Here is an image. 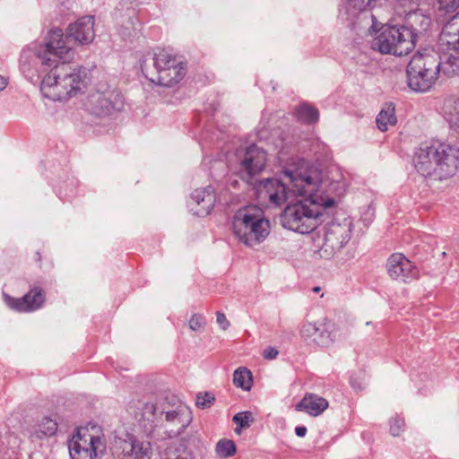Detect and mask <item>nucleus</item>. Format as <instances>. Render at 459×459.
<instances>
[{"label":"nucleus","mask_w":459,"mask_h":459,"mask_svg":"<svg viewBox=\"0 0 459 459\" xmlns=\"http://www.w3.org/2000/svg\"><path fill=\"white\" fill-rule=\"evenodd\" d=\"M283 175L290 184V192L307 198L288 204L281 213V224L285 229L300 234L310 233L320 223L324 211L334 205L333 198H323L315 193L318 175L312 167L302 163L294 169H286Z\"/></svg>","instance_id":"obj_1"},{"label":"nucleus","mask_w":459,"mask_h":459,"mask_svg":"<svg viewBox=\"0 0 459 459\" xmlns=\"http://www.w3.org/2000/svg\"><path fill=\"white\" fill-rule=\"evenodd\" d=\"M94 17L83 16L75 22L71 23L67 29L65 36L59 28L49 30L44 45L37 50L36 56L44 64L53 65L49 56L58 57L59 59H72L74 51L70 42L74 41L78 45H86L92 42L95 37Z\"/></svg>","instance_id":"obj_2"},{"label":"nucleus","mask_w":459,"mask_h":459,"mask_svg":"<svg viewBox=\"0 0 459 459\" xmlns=\"http://www.w3.org/2000/svg\"><path fill=\"white\" fill-rule=\"evenodd\" d=\"M52 59L49 64L41 65L52 66L51 70L44 76L40 91L42 94L52 100H66L81 91L84 86L86 76L85 69L80 66H72L69 59H59L49 56Z\"/></svg>","instance_id":"obj_3"},{"label":"nucleus","mask_w":459,"mask_h":459,"mask_svg":"<svg viewBox=\"0 0 459 459\" xmlns=\"http://www.w3.org/2000/svg\"><path fill=\"white\" fill-rule=\"evenodd\" d=\"M440 56L434 49L415 53L406 69L408 86L414 91L426 92L437 82Z\"/></svg>","instance_id":"obj_4"},{"label":"nucleus","mask_w":459,"mask_h":459,"mask_svg":"<svg viewBox=\"0 0 459 459\" xmlns=\"http://www.w3.org/2000/svg\"><path fill=\"white\" fill-rule=\"evenodd\" d=\"M232 230L240 242L254 247L263 242L270 233V221L256 206H247L236 212Z\"/></svg>","instance_id":"obj_5"},{"label":"nucleus","mask_w":459,"mask_h":459,"mask_svg":"<svg viewBox=\"0 0 459 459\" xmlns=\"http://www.w3.org/2000/svg\"><path fill=\"white\" fill-rule=\"evenodd\" d=\"M416 29L406 26H384L375 37L370 47L381 54L407 55L416 43Z\"/></svg>","instance_id":"obj_6"},{"label":"nucleus","mask_w":459,"mask_h":459,"mask_svg":"<svg viewBox=\"0 0 459 459\" xmlns=\"http://www.w3.org/2000/svg\"><path fill=\"white\" fill-rule=\"evenodd\" d=\"M84 106L96 117H109L124 108V98L117 88L99 84L98 88L88 95Z\"/></svg>","instance_id":"obj_7"},{"label":"nucleus","mask_w":459,"mask_h":459,"mask_svg":"<svg viewBox=\"0 0 459 459\" xmlns=\"http://www.w3.org/2000/svg\"><path fill=\"white\" fill-rule=\"evenodd\" d=\"M71 459H97L106 450V443L100 436L88 429H79L68 442Z\"/></svg>","instance_id":"obj_8"},{"label":"nucleus","mask_w":459,"mask_h":459,"mask_svg":"<svg viewBox=\"0 0 459 459\" xmlns=\"http://www.w3.org/2000/svg\"><path fill=\"white\" fill-rule=\"evenodd\" d=\"M352 222L345 218L332 221L325 228L324 243L319 249L322 257L329 259L339 252L351 239Z\"/></svg>","instance_id":"obj_9"},{"label":"nucleus","mask_w":459,"mask_h":459,"mask_svg":"<svg viewBox=\"0 0 459 459\" xmlns=\"http://www.w3.org/2000/svg\"><path fill=\"white\" fill-rule=\"evenodd\" d=\"M440 143H423L415 151L413 163L416 170L426 178H434Z\"/></svg>","instance_id":"obj_10"},{"label":"nucleus","mask_w":459,"mask_h":459,"mask_svg":"<svg viewBox=\"0 0 459 459\" xmlns=\"http://www.w3.org/2000/svg\"><path fill=\"white\" fill-rule=\"evenodd\" d=\"M299 335L308 346L327 348L335 342V333L325 324L304 322Z\"/></svg>","instance_id":"obj_11"},{"label":"nucleus","mask_w":459,"mask_h":459,"mask_svg":"<svg viewBox=\"0 0 459 459\" xmlns=\"http://www.w3.org/2000/svg\"><path fill=\"white\" fill-rule=\"evenodd\" d=\"M437 165L434 179L444 180L455 175L459 168V148L449 143H440Z\"/></svg>","instance_id":"obj_12"},{"label":"nucleus","mask_w":459,"mask_h":459,"mask_svg":"<svg viewBox=\"0 0 459 459\" xmlns=\"http://www.w3.org/2000/svg\"><path fill=\"white\" fill-rule=\"evenodd\" d=\"M377 0H347L346 14L353 26L362 23L368 30L376 29L375 16L369 13Z\"/></svg>","instance_id":"obj_13"},{"label":"nucleus","mask_w":459,"mask_h":459,"mask_svg":"<svg viewBox=\"0 0 459 459\" xmlns=\"http://www.w3.org/2000/svg\"><path fill=\"white\" fill-rule=\"evenodd\" d=\"M116 453L120 459H151L152 449L150 441L129 435L117 442Z\"/></svg>","instance_id":"obj_14"},{"label":"nucleus","mask_w":459,"mask_h":459,"mask_svg":"<svg viewBox=\"0 0 459 459\" xmlns=\"http://www.w3.org/2000/svg\"><path fill=\"white\" fill-rule=\"evenodd\" d=\"M386 270L393 280L403 282L415 280L419 276L418 269L401 253H394L389 256Z\"/></svg>","instance_id":"obj_15"},{"label":"nucleus","mask_w":459,"mask_h":459,"mask_svg":"<svg viewBox=\"0 0 459 459\" xmlns=\"http://www.w3.org/2000/svg\"><path fill=\"white\" fill-rule=\"evenodd\" d=\"M267 161L266 152L255 144L248 146L241 161V173L243 179L250 180L264 170Z\"/></svg>","instance_id":"obj_16"},{"label":"nucleus","mask_w":459,"mask_h":459,"mask_svg":"<svg viewBox=\"0 0 459 459\" xmlns=\"http://www.w3.org/2000/svg\"><path fill=\"white\" fill-rule=\"evenodd\" d=\"M128 411L142 424L144 432L148 436H152L158 414L156 405L151 402L137 400L130 403Z\"/></svg>","instance_id":"obj_17"},{"label":"nucleus","mask_w":459,"mask_h":459,"mask_svg":"<svg viewBox=\"0 0 459 459\" xmlns=\"http://www.w3.org/2000/svg\"><path fill=\"white\" fill-rule=\"evenodd\" d=\"M255 189L260 198L268 199L276 206L285 203L288 198L286 184L277 178H267L260 181Z\"/></svg>","instance_id":"obj_18"},{"label":"nucleus","mask_w":459,"mask_h":459,"mask_svg":"<svg viewBox=\"0 0 459 459\" xmlns=\"http://www.w3.org/2000/svg\"><path fill=\"white\" fill-rule=\"evenodd\" d=\"M45 293L41 288L31 289L22 298H8V306L18 312H32L42 307L45 302Z\"/></svg>","instance_id":"obj_19"},{"label":"nucleus","mask_w":459,"mask_h":459,"mask_svg":"<svg viewBox=\"0 0 459 459\" xmlns=\"http://www.w3.org/2000/svg\"><path fill=\"white\" fill-rule=\"evenodd\" d=\"M167 70L160 71L157 76H150L149 81L164 87H172L178 83L186 75V67L178 58L172 61Z\"/></svg>","instance_id":"obj_20"},{"label":"nucleus","mask_w":459,"mask_h":459,"mask_svg":"<svg viewBox=\"0 0 459 459\" xmlns=\"http://www.w3.org/2000/svg\"><path fill=\"white\" fill-rule=\"evenodd\" d=\"M191 199L196 204L195 213L198 216L209 214L216 201L212 186L195 189L191 195Z\"/></svg>","instance_id":"obj_21"},{"label":"nucleus","mask_w":459,"mask_h":459,"mask_svg":"<svg viewBox=\"0 0 459 459\" xmlns=\"http://www.w3.org/2000/svg\"><path fill=\"white\" fill-rule=\"evenodd\" d=\"M328 402L325 398L315 394H306L301 401L296 405L295 410L305 411L310 416H318L328 408Z\"/></svg>","instance_id":"obj_22"},{"label":"nucleus","mask_w":459,"mask_h":459,"mask_svg":"<svg viewBox=\"0 0 459 459\" xmlns=\"http://www.w3.org/2000/svg\"><path fill=\"white\" fill-rule=\"evenodd\" d=\"M177 56L173 55L166 49H159L154 53L153 56V69L150 70L146 64L142 65V71L145 77L149 80L150 76H157L160 74V71L167 70L171 66L172 61L177 59Z\"/></svg>","instance_id":"obj_23"},{"label":"nucleus","mask_w":459,"mask_h":459,"mask_svg":"<svg viewBox=\"0 0 459 459\" xmlns=\"http://www.w3.org/2000/svg\"><path fill=\"white\" fill-rule=\"evenodd\" d=\"M440 37L452 49L459 52V12L444 25Z\"/></svg>","instance_id":"obj_24"},{"label":"nucleus","mask_w":459,"mask_h":459,"mask_svg":"<svg viewBox=\"0 0 459 459\" xmlns=\"http://www.w3.org/2000/svg\"><path fill=\"white\" fill-rule=\"evenodd\" d=\"M314 169L316 171L317 175H319L318 171L316 169ZM346 188H347V184L342 179V176H340L339 179L332 180L328 184L327 189L325 191L323 189V182L320 179V176H318L317 188L315 191V193L318 196H322L323 198L333 197V201L335 202V197L342 196L346 193Z\"/></svg>","instance_id":"obj_25"},{"label":"nucleus","mask_w":459,"mask_h":459,"mask_svg":"<svg viewBox=\"0 0 459 459\" xmlns=\"http://www.w3.org/2000/svg\"><path fill=\"white\" fill-rule=\"evenodd\" d=\"M439 67V74H442L446 77L459 75V52L453 49V53L446 55L443 59L440 57Z\"/></svg>","instance_id":"obj_26"},{"label":"nucleus","mask_w":459,"mask_h":459,"mask_svg":"<svg viewBox=\"0 0 459 459\" xmlns=\"http://www.w3.org/2000/svg\"><path fill=\"white\" fill-rule=\"evenodd\" d=\"M57 423L56 420L50 417H44L37 425L33 427L30 434L32 438L42 439L45 437H51L56 434Z\"/></svg>","instance_id":"obj_27"},{"label":"nucleus","mask_w":459,"mask_h":459,"mask_svg":"<svg viewBox=\"0 0 459 459\" xmlns=\"http://www.w3.org/2000/svg\"><path fill=\"white\" fill-rule=\"evenodd\" d=\"M400 1H401V4L403 6L408 7V11H406V12L408 13V16H409L408 20H409L411 27H413L414 24H417L418 22H420V29L427 30V28L430 24V18L424 16L421 13H419L417 12H414V10L416 8V4L411 0H400Z\"/></svg>","instance_id":"obj_28"},{"label":"nucleus","mask_w":459,"mask_h":459,"mask_svg":"<svg viewBox=\"0 0 459 459\" xmlns=\"http://www.w3.org/2000/svg\"><path fill=\"white\" fill-rule=\"evenodd\" d=\"M377 125L380 131L385 132L388 126H394L396 124V117L394 107L389 104L386 108H383L377 117Z\"/></svg>","instance_id":"obj_29"},{"label":"nucleus","mask_w":459,"mask_h":459,"mask_svg":"<svg viewBox=\"0 0 459 459\" xmlns=\"http://www.w3.org/2000/svg\"><path fill=\"white\" fill-rule=\"evenodd\" d=\"M295 115L299 121L306 124L315 123L319 117L318 110L308 104H301L297 107Z\"/></svg>","instance_id":"obj_30"},{"label":"nucleus","mask_w":459,"mask_h":459,"mask_svg":"<svg viewBox=\"0 0 459 459\" xmlns=\"http://www.w3.org/2000/svg\"><path fill=\"white\" fill-rule=\"evenodd\" d=\"M252 374L246 368H238L233 374V383L237 387L249 390L252 385Z\"/></svg>","instance_id":"obj_31"},{"label":"nucleus","mask_w":459,"mask_h":459,"mask_svg":"<svg viewBox=\"0 0 459 459\" xmlns=\"http://www.w3.org/2000/svg\"><path fill=\"white\" fill-rule=\"evenodd\" d=\"M233 422L237 424L235 432L239 434L242 429H247L254 422L253 413L251 411H241L233 416Z\"/></svg>","instance_id":"obj_32"},{"label":"nucleus","mask_w":459,"mask_h":459,"mask_svg":"<svg viewBox=\"0 0 459 459\" xmlns=\"http://www.w3.org/2000/svg\"><path fill=\"white\" fill-rule=\"evenodd\" d=\"M445 112L451 126L459 128V97L446 103Z\"/></svg>","instance_id":"obj_33"},{"label":"nucleus","mask_w":459,"mask_h":459,"mask_svg":"<svg viewBox=\"0 0 459 459\" xmlns=\"http://www.w3.org/2000/svg\"><path fill=\"white\" fill-rule=\"evenodd\" d=\"M236 451L235 443L230 439H221L216 445V453L221 458L233 456Z\"/></svg>","instance_id":"obj_34"},{"label":"nucleus","mask_w":459,"mask_h":459,"mask_svg":"<svg viewBox=\"0 0 459 459\" xmlns=\"http://www.w3.org/2000/svg\"><path fill=\"white\" fill-rule=\"evenodd\" d=\"M160 413L165 414V418L168 422H174V423L180 425V427L178 430H173V429L170 430V433H171L170 436L179 435L180 430L185 428V422L181 420L182 413L178 410L168 411H161Z\"/></svg>","instance_id":"obj_35"},{"label":"nucleus","mask_w":459,"mask_h":459,"mask_svg":"<svg viewBox=\"0 0 459 459\" xmlns=\"http://www.w3.org/2000/svg\"><path fill=\"white\" fill-rule=\"evenodd\" d=\"M205 325V318L200 314H194L189 320V327L194 332L204 330Z\"/></svg>","instance_id":"obj_36"},{"label":"nucleus","mask_w":459,"mask_h":459,"mask_svg":"<svg viewBox=\"0 0 459 459\" xmlns=\"http://www.w3.org/2000/svg\"><path fill=\"white\" fill-rule=\"evenodd\" d=\"M438 11L451 13L459 7V0H437Z\"/></svg>","instance_id":"obj_37"},{"label":"nucleus","mask_w":459,"mask_h":459,"mask_svg":"<svg viewBox=\"0 0 459 459\" xmlns=\"http://www.w3.org/2000/svg\"><path fill=\"white\" fill-rule=\"evenodd\" d=\"M213 401L214 397L211 394H199L196 396L195 404L198 408L204 409L210 407L212 404Z\"/></svg>","instance_id":"obj_38"},{"label":"nucleus","mask_w":459,"mask_h":459,"mask_svg":"<svg viewBox=\"0 0 459 459\" xmlns=\"http://www.w3.org/2000/svg\"><path fill=\"white\" fill-rule=\"evenodd\" d=\"M404 420L400 418H393L390 421V433L394 437L399 436L404 428Z\"/></svg>","instance_id":"obj_39"},{"label":"nucleus","mask_w":459,"mask_h":459,"mask_svg":"<svg viewBox=\"0 0 459 459\" xmlns=\"http://www.w3.org/2000/svg\"><path fill=\"white\" fill-rule=\"evenodd\" d=\"M128 22L126 25L123 24V26L126 28V30H128L127 34L130 35V30H135V24L137 22V19L135 17V11L133 9L130 11V13L128 14Z\"/></svg>","instance_id":"obj_40"},{"label":"nucleus","mask_w":459,"mask_h":459,"mask_svg":"<svg viewBox=\"0 0 459 459\" xmlns=\"http://www.w3.org/2000/svg\"><path fill=\"white\" fill-rule=\"evenodd\" d=\"M161 459H191L186 452L178 453L176 451L169 452Z\"/></svg>","instance_id":"obj_41"},{"label":"nucleus","mask_w":459,"mask_h":459,"mask_svg":"<svg viewBox=\"0 0 459 459\" xmlns=\"http://www.w3.org/2000/svg\"><path fill=\"white\" fill-rule=\"evenodd\" d=\"M216 321L220 325L221 329L224 331L227 330L230 325V321L227 319L225 314L222 312L216 313Z\"/></svg>","instance_id":"obj_42"},{"label":"nucleus","mask_w":459,"mask_h":459,"mask_svg":"<svg viewBox=\"0 0 459 459\" xmlns=\"http://www.w3.org/2000/svg\"><path fill=\"white\" fill-rule=\"evenodd\" d=\"M278 351L275 348L273 347H267L263 353V356L266 359H275L278 355Z\"/></svg>","instance_id":"obj_43"},{"label":"nucleus","mask_w":459,"mask_h":459,"mask_svg":"<svg viewBox=\"0 0 459 459\" xmlns=\"http://www.w3.org/2000/svg\"><path fill=\"white\" fill-rule=\"evenodd\" d=\"M295 433L298 437H305L307 434V428L304 426H298L295 428Z\"/></svg>","instance_id":"obj_44"},{"label":"nucleus","mask_w":459,"mask_h":459,"mask_svg":"<svg viewBox=\"0 0 459 459\" xmlns=\"http://www.w3.org/2000/svg\"><path fill=\"white\" fill-rule=\"evenodd\" d=\"M7 85L6 79L0 75V91L4 90Z\"/></svg>","instance_id":"obj_45"},{"label":"nucleus","mask_w":459,"mask_h":459,"mask_svg":"<svg viewBox=\"0 0 459 459\" xmlns=\"http://www.w3.org/2000/svg\"><path fill=\"white\" fill-rule=\"evenodd\" d=\"M36 255H37V260H38V261H40V260H41V255H40V254H39V252H37V254H36Z\"/></svg>","instance_id":"obj_46"},{"label":"nucleus","mask_w":459,"mask_h":459,"mask_svg":"<svg viewBox=\"0 0 459 459\" xmlns=\"http://www.w3.org/2000/svg\"><path fill=\"white\" fill-rule=\"evenodd\" d=\"M313 290H314L315 292H318V291L320 290V288H319V287H315V288L313 289Z\"/></svg>","instance_id":"obj_47"}]
</instances>
